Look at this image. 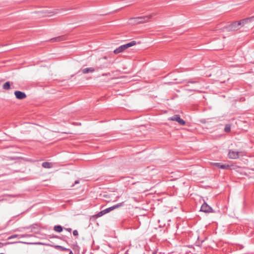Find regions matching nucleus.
Here are the masks:
<instances>
[{
	"instance_id": "f257e3e1",
	"label": "nucleus",
	"mask_w": 254,
	"mask_h": 254,
	"mask_svg": "<svg viewBox=\"0 0 254 254\" xmlns=\"http://www.w3.org/2000/svg\"><path fill=\"white\" fill-rule=\"evenodd\" d=\"M151 15L132 17L129 19V23L132 24H136L141 23H144L148 21L152 17Z\"/></svg>"
},
{
	"instance_id": "f03ea898",
	"label": "nucleus",
	"mask_w": 254,
	"mask_h": 254,
	"mask_svg": "<svg viewBox=\"0 0 254 254\" xmlns=\"http://www.w3.org/2000/svg\"><path fill=\"white\" fill-rule=\"evenodd\" d=\"M136 44V41H132L126 44H124L123 45L120 46L118 48L116 49L114 53L115 54H118L120 53L123 52L124 51H125L126 49H127L128 48H129L130 47H132L133 46L135 45Z\"/></svg>"
},
{
	"instance_id": "7ed1b4c3",
	"label": "nucleus",
	"mask_w": 254,
	"mask_h": 254,
	"mask_svg": "<svg viewBox=\"0 0 254 254\" xmlns=\"http://www.w3.org/2000/svg\"><path fill=\"white\" fill-rule=\"evenodd\" d=\"M240 152L230 149L229 151L228 157L231 159H236L239 157Z\"/></svg>"
},
{
	"instance_id": "20e7f679",
	"label": "nucleus",
	"mask_w": 254,
	"mask_h": 254,
	"mask_svg": "<svg viewBox=\"0 0 254 254\" xmlns=\"http://www.w3.org/2000/svg\"><path fill=\"white\" fill-rule=\"evenodd\" d=\"M200 211L205 213H209L212 212L213 209L211 207L204 202L201 205Z\"/></svg>"
},
{
	"instance_id": "39448f33",
	"label": "nucleus",
	"mask_w": 254,
	"mask_h": 254,
	"mask_svg": "<svg viewBox=\"0 0 254 254\" xmlns=\"http://www.w3.org/2000/svg\"><path fill=\"white\" fill-rule=\"evenodd\" d=\"M241 25H240V23L239 22L235 21L233 23H232L231 25H230L228 27V30L231 31H235L239 29Z\"/></svg>"
},
{
	"instance_id": "423d86ee",
	"label": "nucleus",
	"mask_w": 254,
	"mask_h": 254,
	"mask_svg": "<svg viewBox=\"0 0 254 254\" xmlns=\"http://www.w3.org/2000/svg\"><path fill=\"white\" fill-rule=\"evenodd\" d=\"M170 120L177 122L181 125H185V121L180 118L179 115H175L170 118Z\"/></svg>"
},
{
	"instance_id": "0eeeda50",
	"label": "nucleus",
	"mask_w": 254,
	"mask_h": 254,
	"mask_svg": "<svg viewBox=\"0 0 254 254\" xmlns=\"http://www.w3.org/2000/svg\"><path fill=\"white\" fill-rule=\"evenodd\" d=\"M15 97L19 100H22L26 97V94L20 91H15L14 93Z\"/></svg>"
},
{
	"instance_id": "6e6552de",
	"label": "nucleus",
	"mask_w": 254,
	"mask_h": 254,
	"mask_svg": "<svg viewBox=\"0 0 254 254\" xmlns=\"http://www.w3.org/2000/svg\"><path fill=\"white\" fill-rule=\"evenodd\" d=\"M124 203V202H122L121 203H118L117 204L114 205H113V206H112L111 207H110L107 208L106 209H105L104 210V211H105V213L106 214V213H109V212H111V211H112V210H114V209H115L116 208H119V207H120L121 206H123Z\"/></svg>"
},
{
	"instance_id": "1a4fd4ad",
	"label": "nucleus",
	"mask_w": 254,
	"mask_h": 254,
	"mask_svg": "<svg viewBox=\"0 0 254 254\" xmlns=\"http://www.w3.org/2000/svg\"><path fill=\"white\" fill-rule=\"evenodd\" d=\"M212 164L218 168L222 169H228L230 168L229 165L226 164H222L220 163H213Z\"/></svg>"
},
{
	"instance_id": "9d476101",
	"label": "nucleus",
	"mask_w": 254,
	"mask_h": 254,
	"mask_svg": "<svg viewBox=\"0 0 254 254\" xmlns=\"http://www.w3.org/2000/svg\"><path fill=\"white\" fill-rule=\"evenodd\" d=\"M253 19H254V16H252L250 17L246 18L239 21L240 25L241 26H244L245 24L251 22Z\"/></svg>"
},
{
	"instance_id": "9b49d317",
	"label": "nucleus",
	"mask_w": 254,
	"mask_h": 254,
	"mask_svg": "<svg viewBox=\"0 0 254 254\" xmlns=\"http://www.w3.org/2000/svg\"><path fill=\"white\" fill-rule=\"evenodd\" d=\"M28 236V235L27 234H23V235H17V234H14L8 237L7 240H11L14 238H25Z\"/></svg>"
},
{
	"instance_id": "f8f14e48",
	"label": "nucleus",
	"mask_w": 254,
	"mask_h": 254,
	"mask_svg": "<svg viewBox=\"0 0 254 254\" xmlns=\"http://www.w3.org/2000/svg\"><path fill=\"white\" fill-rule=\"evenodd\" d=\"M95 71V69L94 68L92 67H89V68H85L82 70V72L84 74L87 73L88 72H93Z\"/></svg>"
},
{
	"instance_id": "ddd939ff",
	"label": "nucleus",
	"mask_w": 254,
	"mask_h": 254,
	"mask_svg": "<svg viewBox=\"0 0 254 254\" xmlns=\"http://www.w3.org/2000/svg\"><path fill=\"white\" fill-rule=\"evenodd\" d=\"M42 166L45 168H51L52 167L53 165L51 163L48 162H44L42 164Z\"/></svg>"
},
{
	"instance_id": "4468645a",
	"label": "nucleus",
	"mask_w": 254,
	"mask_h": 254,
	"mask_svg": "<svg viewBox=\"0 0 254 254\" xmlns=\"http://www.w3.org/2000/svg\"><path fill=\"white\" fill-rule=\"evenodd\" d=\"M2 88L4 90H8L10 88V82L7 81L2 85Z\"/></svg>"
},
{
	"instance_id": "2eb2a0df",
	"label": "nucleus",
	"mask_w": 254,
	"mask_h": 254,
	"mask_svg": "<svg viewBox=\"0 0 254 254\" xmlns=\"http://www.w3.org/2000/svg\"><path fill=\"white\" fill-rule=\"evenodd\" d=\"M54 230L57 232H61L63 230V228L61 225H56L54 227Z\"/></svg>"
},
{
	"instance_id": "dca6fc26",
	"label": "nucleus",
	"mask_w": 254,
	"mask_h": 254,
	"mask_svg": "<svg viewBox=\"0 0 254 254\" xmlns=\"http://www.w3.org/2000/svg\"><path fill=\"white\" fill-rule=\"evenodd\" d=\"M105 214H106V213H105L104 210H103L101 211L100 212H98L97 214H96L95 215V216L96 218H98V217H100L102 216L103 215H104Z\"/></svg>"
},
{
	"instance_id": "f3484780",
	"label": "nucleus",
	"mask_w": 254,
	"mask_h": 254,
	"mask_svg": "<svg viewBox=\"0 0 254 254\" xmlns=\"http://www.w3.org/2000/svg\"><path fill=\"white\" fill-rule=\"evenodd\" d=\"M62 39H63V38L62 37H55L53 39H51V41L53 42L60 41L62 40Z\"/></svg>"
},
{
	"instance_id": "a211bd4d",
	"label": "nucleus",
	"mask_w": 254,
	"mask_h": 254,
	"mask_svg": "<svg viewBox=\"0 0 254 254\" xmlns=\"http://www.w3.org/2000/svg\"><path fill=\"white\" fill-rule=\"evenodd\" d=\"M231 130V126L230 125L228 124V125H226L225 127V128H224V131L225 132H229Z\"/></svg>"
},
{
	"instance_id": "6ab92c4d",
	"label": "nucleus",
	"mask_w": 254,
	"mask_h": 254,
	"mask_svg": "<svg viewBox=\"0 0 254 254\" xmlns=\"http://www.w3.org/2000/svg\"><path fill=\"white\" fill-rule=\"evenodd\" d=\"M52 246L57 249L60 250L62 251H64V246H59V245H53Z\"/></svg>"
},
{
	"instance_id": "aec40b11",
	"label": "nucleus",
	"mask_w": 254,
	"mask_h": 254,
	"mask_svg": "<svg viewBox=\"0 0 254 254\" xmlns=\"http://www.w3.org/2000/svg\"><path fill=\"white\" fill-rule=\"evenodd\" d=\"M198 81L197 80H194V79H190L188 81L187 83H192L194 84L197 83Z\"/></svg>"
},
{
	"instance_id": "412c9836",
	"label": "nucleus",
	"mask_w": 254,
	"mask_h": 254,
	"mask_svg": "<svg viewBox=\"0 0 254 254\" xmlns=\"http://www.w3.org/2000/svg\"><path fill=\"white\" fill-rule=\"evenodd\" d=\"M79 181L78 180H76L73 184L71 186H70L69 187L72 188L73 187L75 184H79Z\"/></svg>"
},
{
	"instance_id": "4be33fe9",
	"label": "nucleus",
	"mask_w": 254,
	"mask_h": 254,
	"mask_svg": "<svg viewBox=\"0 0 254 254\" xmlns=\"http://www.w3.org/2000/svg\"><path fill=\"white\" fill-rule=\"evenodd\" d=\"M73 235L74 236H77L78 235V232L77 230H74L73 232Z\"/></svg>"
},
{
	"instance_id": "5701e85b",
	"label": "nucleus",
	"mask_w": 254,
	"mask_h": 254,
	"mask_svg": "<svg viewBox=\"0 0 254 254\" xmlns=\"http://www.w3.org/2000/svg\"><path fill=\"white\" fill-rule=\"evenodd\" d=\"M64 251L69 252V254H73L72 252L70 250H69L68 249L64 248Z\"/></svg>"
},
{
	"instance_id": "b1692460",
	"label": "nucleus",
	"mask_w": 254,
	"mask_h": 254,
	"mask_svg": "<svg viewBox=\"0 0 254 254\" xmlns=\"http://www.w3.org/2000/svg\"><path fill=\"white\" fill-rule=\"evenodd\" d=\"M24 243V244H27L26 243L23 242H10V243H8V244H16V243Z\"/></svg>"
},
{
	"instance_id": "393cba45",
	"label": "nucleus",
	"mask_w": 254,
	"mask_h": 254,
	"mask_svg": "<svg viewBox=\"0 0 254 254\" xmlns=\"http://www.w3.org/2000/svg\"><path fill=\"white\" fill-rule=\"evenodd\" d=\"M64 230H65L66 231H67L69 232H70V231H71V228H64Z\"/></svg>"
},
{
	"instance_id": "a878e982",
	"label": "nucleus",
	"mask_w": 254,
	"mask_h": 254,
	"mask_svg": "<svg viewBox=\"0 0 254 254\" xmlns=\"http://www.w3.org/2000/svg\"><path fill=\"white\" fill-rule=\"evenodd\" d=\"M157 250H154L152 252V254H157Z\"/></svg>"
},
{
	"instance_id": "bb28decb",
	"label": "nucleus",
	"mask_w": 254,
	"mask_h": 254,
	"mask_svg": "<svg viewBox=\"0 0 254 254\" xmlns=\"http://www.w3.org/2000/svg\"><path fill=\"white\" fill-rule=\"evenodd\" d=\"M50 238H54V237H55V236L54 235H50Z\"/></svg>"
},
{
	"instance_id": "cd10ccee",
	"label": "nucleus",
	"mask_w": 254,
	"mask_h": 254,
	"mask_svg": "<svg viewBox=\"0 0 254 254\" xmlns=\"http://www.w3.org/2000/svg\"><path fill=\"white\" fill-rule=\"evenodd\" d=\"M188 90L189 91H194V89H188Z\"/></svg>"
},
{
	"instance_id": "c85d7f7f",
	"label": "nucleus",
	"mask_w": 254,
	"mask_h": 254,
	"mask_svg": "<svg viewBox=\"0 0 254 254\" xmlns=\"http://www.w3.org/2000/svg\"><path fill=\"white\" fill-rule=\"evenodd\" d=\"M66 187H67V189H68L69 187L67 186Z\"/></svg>"
},
{
	"instance_id": "c756f323",
	"label": "nucleus",
	"mask_w": 254,
	"mask_h": 254,
	"mask_svg": "<svg viewBox=\"0 0 254 254\" xmlns=\"http://www.w3.org/2000/svg\"><path fill=\"white\" fill-rule=\"evenodd\" d=\"M0 254H4L3 253H0Z\"/></svg>"
}]
</instances>
